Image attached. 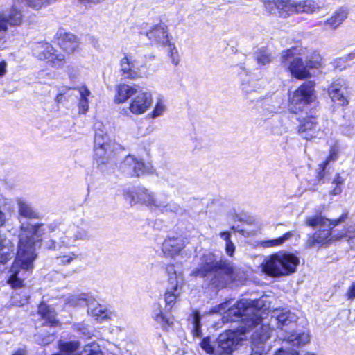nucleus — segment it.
Here are the masks:
<instances>
[{
  "instance_id": "1",
  "label": "nucleus",
  "mask_w": 355,
  "mask_h": 355,
  "mask_svg": "<svg viewBox=\"0 0 355 355\" xmlns=\"http://www.w3.org/2000/svg\"><path fill=\"white\" fill-rule=\"evenodd\" d=\"M263 299L251 300L243 299L236 305L231 306V301H226L212 308L209 313H223V322H236L241 320L239 329L227 330L220 334L218 338V345L216 349L211 343L210 338H204L201 348L207 354L212 355H232L236 346L248 338L250 330L255 329L251 336L255 343H264L270 336L272 330L268 324L263 323L261 308Z\"/></svg>"
},
{
  "instance_id": "2",
  "label": "nucleus",
  "mask_w": 355,
  "mask_h": 355,
  "mask_svg": "<svg viewBox=\"0 0 355 355\" xmlns=\"http://www.w3.org/2000/svg\"><path fill=\"white\" fill-rule=\"evenodd\" d=\"M52 234L51 244L47 248L70 247L78 241L84 239L86 231L74 224H66L54 221L49 225L24 223L21 227L17 257L10 268L8 282L13 288L24 286L26 279L33 269L36 259L35 249L40 246L42 236Z\"/></svg>"
},
{
  "instance_id": "3",
  "label": "nucleus",
  "mask_w": 355,
  "mask_h": 355,
  "mask_svg": "<svg viewBox=\"0 0 355 355\" xmlns=\"http://www.w3.org/2000/svg\"><path fill=\"white\" fill-rule=\"evenodd\" d=\"M198 265L191 275L194 277H204L208 274L213 273L211 282L217 287H223L236 279L231 263L223 260L216 261L215 255L211 252L203 254Z\"/></svg>"
},
{
  "instance_id": "4",
  "label": "nucleus",
  "mask_w": 355,
  "mask_h": 355,
  "mask_svg": "<svg viewBox=\"0 0 355 355\" xmlns=\"http://www.w3.org/2000/svg\"><path fill=\"white\" fill-rule=\"evenodd\" d=\"M299 263V259L293 254L278 252L266 257L261 267L265 274L280 277L295 272Z\"/></svg>"
},
{
  "instance_id": "5",
  "label": "nucleus",
  "mask_w": 355,
  "mask_h": 355,
  "mask_svg": "<svg viewBox=\"0 0 355 355\" xmlns=\"http://www.w3.org/2000/svg\"><path fill=\"white\" fill-rule=\"evenodd\" d=\"M271 317L277 322V327L280 329L279 337L293 346H302L310 341L309 332L290 333L288 332L287 327L294 325L297 321V316L287 309H275L272 311Z\"/></svg>"
},
{
  "instance_id": "6",
  "label": "nucleus",
  "mask_w": 355,
  "mask_h": 355,
  "mask_svg": "<svg viewBox=\"0 0 355 355\" xmlns=\"http://www.w3.org/2000/svg\"><path fill=\"white\" fill-rule=\"evenodd\" d=\"M306 49L302 47H292L285 50L282 53V62L286 67L292 76L302 80L311 76L306 64L302 61V56L304 55Z\"/></svg>"
},
{
  "instance_id": "7",
  "label": "nucleus",
  "mask_w": 355,
  "mask_h": 355,
  "mask_svg": "<svg viewBox=\"0 0 355 355\" xmlns=\"http://www.w3.org/2000/svg\"><path fill=\"white\" fill-rule=\"evenodd\" d=\"M347 217V213L343 214L338 218L330 220L320 216L308 217L306 219V224L308 226L316 227L319 225L323 227L322 230L317 231L312 236L311 245H325L331 241L334 236H331V228L338 225L344 221Z\"/></svg>"
},
{
  "instance_id": "8",
  "label": "nucleus",
  "mask_w": 355,
  "mask_h": 355,
  "mask_svg": "<svg viewBox=\"0 0 355 355\" xmlns=\"http://www.w3.org/2000/svg\"><path fill=\"white\" fill-rule=\"evenodd\" d=\"M125 200L132 206L144 205L151 210H157L162 195H157L153 191L144 187L128 188L124 189ZM160 207V205H159Z\"/></svg>"
},
{
  "instance_id": "9",
  "label": "nucleus",
  "mask_w": 355,
  "mask_h": 355,
  "mask_svg": "<svg viewBox=\"0 0 355 355\" xmlns=\"http://www.w3.org/2000/svg\"><path fill=\"white\" fill-rule=\"evenodd\" d=\"M168 275V285L164 293L166 309L171 310L182 293L183 277L180 272H177L173 265L166 268Z\"/></svg>"
},
{
  "instance_id": "10",
  "label": "nucleus",
  "mask_w": 355,
  "mask_h": 355,
  "mask_svg": "<svg viewBox=\"0 0 355 355\" xmlns=\"http://www.w3.org/2000/svg\"><path fill=\"white\" fill-rule=\"evenodd\" d=\"M315 83L309 81L303 83L289 98V110L293 113L302 111L304 107L315 101Z\"/></svg>"
},
{
  "instance_id": "11",
  "label": "nucleus",
  "mask_w": 355,
  "mask_h": 355,
  "mask_svg": "<svg viewBox=\"0 0 355 355\" xmlns=\"http://www.w3.org/2000/svg\"><path fill=\"white\" fill-rule=\"evenodd\" d=\"M120 70L128 79L136 80L147 77L148 68L143 60L125 55L120 61Z\"/></svg>"
},
{
  "instance_id": "12",
  "label": "nucleus",
  "mask_w": 355,
  "mask_h": 355,
  "mask_svg": "<svg viewBox=\"0 0 355 355\" xmlns=\"http://www.w3.org/2000/svg\"><path fill=\"white\" fill-rule=\"evenodd\" d=\"M114 143L102 131L96 132L94 137V159L98 166L106 164L112 158Z\"/></svg>"
},
{
  "instance_id": "13",
  "label": "nucleus",
  "mask_w": 355,
  "mask_h": 355,
  "mask_svg": "<svg viewBox=\"0 0 355 355\" xmlns=\"http://www.w3.org/2000/svg\"><path fill=\"white\" fill-rule=\"evenodd\" d=\"M298 133L306 140H311L314 138L325 139L327 136L331 135V130L327 126L324 128L319 126L316 119L310 116L300 121Z\"/></svg>"
},
{
  "instance_id": "14",
  "label": "nucleus",
  "mask_w": 355,
  "mask_h": 355,
  "mask_svg": "<svg viewBox=\"0 0 355 355\" xmlns=\"http://www.w3.org/2000/svg\"><path fill=\"white\" fill-rule=\"evenodd\" d=\"M33 55L40 60H46L53 67L60 68L64 64L65 57L47 42H41L34 45Z\"/></svg>"
},
{
  "instance_id": "15",
  "label": "nucleus",
  "mask_w": 355,
  "mask_h": 355,
  "mask_svg": "<svg viewBox=\"0 0 355 355\" xmlns=\"http://www.w3.org/2000/svg\"><path fill=\"white\" fill-rule=\"evenodd\" d=\"M347 89V81L343 78H337L330 84L327 92L334 103L345 106L349 103Z\"/></svg>"
},
{
  "instance_id": "16",
  "label": "nucleus",
  "mask_w": 355,
  "mask_h": 355,
  "mask_svg": "<svg viewBox=\"0 0 355 355\" xmlns=\"http://www.w3.org/2000/svg\"><path fill=\"white\" fill-rule=\"evenodd\" d=\"M153 103L152 95L150 92L140 90L131 98L129 103L128 110L134 115L145 114Z\"/></svg>"
},
{
  "instance_id": "17",
  "label": "nucleus",
  "mask_w": 355,
  "mask_h": 355,
  "mask_svg": "<svg viewBox=\"0 0 355 355\" xmlns=\"http://www.w3.org/2000/svg\"><path fill=\"white\" fill-rule=\"evenodd\" d=\"M273 6L277 9L280 16L286 17L297 13V2L292 0H273L266 1L265 6L270 12L273 10Z\"/></svg>"
},
{
  "instance_id": "18",
  "label": "nucleus",
  "mask_w": 355,
  "mask_h": 355,
  "mask_svg": "<svg viewBox=\"0 0 355 355\" xmlns=\"http://www.w3.org/2000/svg\"><path fill=\"white\" fill-rule=\"evenodd\" d=\"M186 245L185 239L182 237H168L166 239L162 250L166 257H174L178 255Z\"/></svg>"
},
{
  "instance_id": "19",
  "label": "nucleus",
  "mask_w": 355,
  "mask_h": 355,
  "mask_svg": "<svg viewBox=\"0 0 355 355\" xmlns=\"http://www.w3.org/2000/svg\"><path fill=\"white\" fill-rule=\"evenodd\" d=\"M17 3L15 1V5L8 15L0 13V31H6L8 25L15 26L21 24L22 15L21 11L17 8Z\"/></svg>"
},
{
  "instance_id": "20",
  "label": "nucleus",
  "mask_w": 355,
  "mask_h": 355,
  "mask_svg": "<svg viewBox=\"0 0 355 355\" xmlns=\"http://www.w3.org/2000/svg\"><path fill=\"white\" fill-rule=\"evenodd\" d=\"M87 306L88 313L97 320L103 321L110 319L113 315L107 307L100 304L92 297H89Z\"/></svg>"
},
{
  "instance_id": "21",
  "label": "nucleus",
  "mask_w": 355,
  "mask_h": 355,
  "mask_svg": "<svg viewBox=\"0 0 355 355\" xmlns=\"http://www.w3.org/2000/svg\"><path fill=\"white\" fill-rule=\"evenodd\" d=\"M58 44L64 52L70 54L79 48L80 42L73 34L60 32L58 37Z\"/></svg>"
},
{
  "instance_id": "22",
  "label": "nucleus",
  "mask_w": 355,
  "mask_h": 355,
  "mask_svg": "<svg viewBox=\"0 0 355 355\" xmlns=\"http://www.w3.org/2000/svg\"><path fill=\"white\" fill-rule=\"evenodd\" d=\"M146 36L153 42L166 45L168 42L167 27L164 24H159L155 26L146 33Z\"/></svg>"
},
{
  "instance_id": "23",
  "label": "nucleus",
  "mask_w": 355,
  "mask_h": 355,
  "mask_svg": "<svg viewBox=\"0 0 355 355\" xmlns=\"http://www.w3.org/2000/svg\"><path fill=\"white\" fill-rule=\"evenodd\" d=\"M138 91L136 87L121 83L116 87L114 102L116 103H125L132 96L136 95Z\"/></svg>"
},
{
  "instance_id": "24",
  "label": "nucleus",
  "mask_w": 355,
  "mask_h": 355,
  "mask_svg": "<svg viewBox=\"0 0 355 355\" xmlns=\"http://www.w3.org/2000/svg\"><path fill=\"white\" fill-rule=\"evenodd\" d=\"M13 252L12 243L6 236L0 234V263H7L12 258Z\"/></svg>"
},
{
  "instance_id": "25",
  "label": "nucleus",
  "mask_w": 355,
  "mask_h": 355,
  "mask_svg": "<svg viewBox=\"0 0 355 355\" xmlns=\"http://www.w3.org/2000/svg\"><path fill=\"white\" fill-rule=\"evenodd\" d=\"M38 314L47 325L52 327L58 325V321L55 318V309L50 306L41 303L38 306Z\"/></svg>"
},
{
  "instance_id": "26",
  "label": "nucleus",
  "mask_w": 355,
  "mask_h": 355,
  "mask_svg": "<svg viewBox=\"0 0 355 355\" xmlns=\"http://www.w3.org/2000/svg\"><path fill=\"white\" fill-rule=\"evenodd\" d=\"M151 317L164 329L171 325L169 319L164 314L162 304L159 302H156L152 306Z\"/></svg>"
},
{
  "instance_id": "27",
  "label": "nucleus",
  "mask_w": 355,
  "mask_h": 355,
  "mask_svg": "<svg viewBox=\"0 0 355 355\" xmlns=\"http://www.w3.org/2000/svg\"><path fill=\"white\" fill-rule=\"evenodd\" d=\"M166 110L167 106L165 98L163 95H159L156 97L155 105L152 111L148 114V117L151 119L162 117Z\"/></svg>"
},
{
  "instance_id": "28",
  "label": "nucleus",
  "mask_w": 355,
  "mask_h": 355,
  "mask_svg": "<svg viewBox=\"0 0 355 355\" xmlns=\"http://www.w3.org/2000/svg\"><path fill=\"white\" fill-rule=\"evenodd\" d=\"M77 90L79 93V112L83 114H85L89 109V98L92 97L91 92L85 85L78 87Z\"/></svg>"
},
{
  "instance_id": "29",
  "label": "nucleus",
  "mask_w": 355,
  "mask_h": 355,
  "mask_svg": "<svg viewBox=\"0 0 355 355\" xmlns=\"http://www.w3.org/2000/svg\"><path fill=\"white\" fill-rule=\"evenodd\" d=\"M347 15L348 12L347 9L340 8L325 21V25L329 26L333 29H336L344 21L345 19H347Z\"/></svg>"
},
{
  "instance_id": "30",
  "label": "nucleus",
  "mask_w": 355,
  "mask_h": 355,
  "mask_svg": "<svg viewBox=\"0 0 355 355\" xmlns=\"http://www.w3.org/2000/svg\"><path fill=\"white\" fill-rule=\"evenodd\" d=\"M18 212L21 216L28 218H37L38 214L31 206L22 199L17 200Z\"/></svg>"
},
{
  "instance_id": "31",
  "label": "nucleus",
  "mask_w": 355,
  "mask_h": 355,
  "mask_svg": "<svg viewBox=\"0 0 355 355\" xmlns=\"http://www.w3.org/2000/svg\"><path fill=\"white\" fill-rule=\"evenodd\" d=\"M157 209L162 212L179 213L182 211L180 206L175 202H167L166 197L162 195Z\"/></svg>"
},
{
  "instance_id": "32",
  "label": "nucleus",
  "mask_w": 355,
  "mask_h": 355,
  "mask_svg": "<svg viewBox=\"0 0 355 355\" xmlns=\"http://www.w3.org/2000/svg\"><path fill=\"white\" fill-rule=\"evenodd\" d=\"M327 137H329L327 140V144L329 147V155L327 157H329V160L335 162L338 158L340 150L339 143L338 139L333 136L332 132L331 135H329Z\"/></svg>"
},
{
  "instance_id": "33",
  "label": "nucleus",
  "mask_w": 355,
  "mask_h": 355,
  "mask_svg": "<svg viewBox=\"0 0 355 355\" xmlns=\"http://www.w3.org/2000/svg\"><path fill=\"white\" fill-rule=\"evenodd\" d=\"M297 13L305 12L311 14L319 10V6L314 1L305 0L297 2Z\"/></svg>"
},
{
  "instance_id": "34",
  "label": "nucleus",
  "mask_w": 355,
  "mask_h": 355,
  "mask_svg": "<svg viewBox=\"0 0 355 355\" xmlns=\"http://www.w3.org/2000/svg\"><path fill=\"white\" fill-rule=\"evenodd\" d=\"M89 297L86 294H78V295H69L64 301L66 302V304L70 306H81L84 305H87L88 302Z\"/></svg>"
},
{
  "instance_id": "35",
  "label": "nucleus",
  "mask_w": 355,
  "mask_h": 355,
  "mask_svg": "<svg viewBox=\"0 0 355 355\" xmlns=\"http://www.w3.org/2000/svg\"><path fill=\"white\" fill-rule=\"evenodd\" d=\"M345 182V178L340 173H336L332 181V188L329 191V194L331 196H338L343 192V185Z\"/></svg>"
},
{
  "instance_id": "36",
  "label": "nucleus",
  "mask_w": 355,
  "mask_h": 355,
  "mask_svg": "<svg viewBox=\"0 0 355 355\" xmlns=\"http://www.w3.org/2000/svg\"><path fill=\"white\" fill-rule=\"evenodd\" d=\"M153 173L154 169L151 166H146L143 162L139 161L135 158L132 176H140Z\"/></svg>"
},
{
  "instance_id": "37",
  "label": "nucleus",
  "mask_w": 355,
  "mask_h": 355,
  "mask_svg": "<svg viewBox=\"0 0 355 355\" xmlns=\"http://www.w3.org/2000/svg\"><path fill=\"white\" fill-rule=\"evenodd\" d=\"M257 62L260 66H265L272 62L270 53L266 49H259L255 55Z\"/></svg>"
},
{
  "instance_id": "38",
  "label": "nucleus",
  "mask_w": 355,
  "mask_h": 355,
  "mask_svg": "<svg viewBox=\"0 0 355 355\" xmlns=\"http://www.w3.org/2000/svg\"><path fill=\"white\" fill-rule=\"evenodd\" d=\"M135 157L132 155L127 156L120 165L122 172L128 175L132 176L135 168Z\"/></svg>"
},
{
  "instance_id": "39",
  "label": "nucleus",
  "mask_w": 355,
  "mask_h": 355,
  "mask_svg": "<svg viewBox=\"0 0 355 355\" xmlns=\"http://www.w3.org/2000/svg\"><path fill=\"white\" fill-rule=\"evenodd\" d=\"M78 342H69L60 345V352L62 355H78Z\"/></svg>"
},
{
  "instance_id": "40",
  "label": "nucleus",
  "mask_w": 355,
  "mask_h": 355,
  "mask_svg": "<svg viewBox=\"0 0 355 355\" xmlns=\"http://www.w3.org/2000/svg\"><path fill=\"white\" fill-rule=\"evenodd\" d=\"M292 236L293 233L291 232H288L279 238L264 241L263 245L266 248L279 246L282 245L286 241L289 239Z\"/></svg>"
},
{
  "instance_id": "41",
  "label": "nucleus",
  "mask_w": 355,
  "mask_h": 355,
  "mask_svg": "<svg viewBox=\"0 0 355 355\" xmlns=\"http://www.w3.org/2000/svg\"><path fill=\"white\" fill-rule=\"evenodd\" d=\"M28 295L26 292L21 291L20 293H15L12 295L11 303L12 305L21 306L27 304Z\"/></svg>"
},
{
  "instance_id": "42",
  "label": "nucleus",
  "mask_w": 355,
  "mask_h": 355,
  "mask_svg": "<svg viewBox=\"0 0 355 355\" xmlns=\"http://www.w3.org/2000/svg\"><path fill=\"white\" fill-rule=\"evenodd\" d=\"M166 46H167V54L170 58L171 62L174 65H178L180 62V55L175 44H171L169 41Z\"/></svg>"
},
{
  "instance_id": "43",
  "label": "nucleus",
  "mask_w": 355,
  "mask_h": 355,
  "mask_svg": "<svg viewBox=\"0 0 355 355\" xmlns=\"http://www.w3.org/2000/svg\"><path fill=\"white\" fill-rule=\"evenodd\" d=\"M80 355H103V353L100 346L96 343H92L87 345Z\"/></svg>"
},
{
  "instance_id": "44",
  "label": "nucleus",
  "mask_w": 355,
  "mask_h": 355,
  "mask_svg": "<svg viewBox=\"0 0 355 355\" xmlns=\"http://www.w3.org/2000/svg\"><path fill=\"white\" fill-rule=\"evenodd\" d=\"M193 336L198 337L201 335L200 315L198 311H195L193 313Z\"/></svg>"
},
{
  "instance_id": "45",
  "label": "nucleus",
  "mask_w": 355,
  "mask_h": 355,
  "mask_svg": "<svg viewBox=\"0 0 355 355\" xmlns=\"http://www.w3.org/2000/svg\"><path fill=\"white\" fill-rule=\"evenodd\" d=\"M241 89L245 94H250L252 92H259L261 87L257 83L254 81H250L248 83H243Z\"/></svg>"
},
{
  "instance_id": "46",
  "label": "nucleus",
  "mask_w": 355,
  "mask_h": 355,
  "mask_svg": "<svg viewBox=\"0 0 355 355\" xmlns=\"http://www.w3.org/2000/svg\"><path fill=\"white\" fill-rule=\"evenodd\" d=\"M308 69H319L322 66V57L317 53L313 54L308 60L306 61Z\"/></svg>"
},
{
  "instance_id": "47",
  "label": "nucleus",
  "mask_w": 355,
  "mask_h": 355,
  "mask_svg": "<svg viewBox=\"0 0 355 355\" xmlns=\"http://www.w3.org/2000/svg\"><path fill=\"white\" fill-rule=\"evenodd\" d=\"M76 257H77V255L75 253L70 252L67 254L58 257L57 260L60 263L66 265V264H69Z\"/></svg>"
},
{
  "instance_id": "48",
  "label": "nucleus",
  "mask_w": 355,
  "mask_h": 355,
  "mask_svg": "<svg viewBox=\"0 0 355 355\" xmlns=\"http://www.w3.org/2000/svg\"><path fill=\"white\" fill-rule=\"evenodd\" d=\"M287 131V128L280 124V121H276L274 126L272 128V132L273 135H281Z\"/></svg>"
},
{
  "instance_id": "49",
  "label": "nucleus",
  "mask_w": 355,
  "mask_h": 355,
  "mask_svg": "<svg viewBox=\"0 0 355 355\" xmlns=\"http://www.w3.org/2000/svg\"><path fill=\"white\" fill-rule=\"evenodd\" d=\"M334 67L336 69H338L340 71L343 70L346 68V60L345 58H338L334 60L332 62Z\"/></svg>"
},
{
  "instance_id": "50",
  "label": "nucleus",
  "mask_w": 355,
  "mask_h": 355,
  "mask_svg": "<svg viewBox=\"0 0 355 355\" xmlns=\"http://www.w3.org/2000/svg\"><path fill=\"white\" fill-rule=\"evenodd\" d=\"M274 355H299V353L294 349L281 348Z\"/></svg>"
},
{
  "instance_id": "51",
  "label": "nucleus",
  "mask_w": 355,
  "mask_h": 355,
  "mask_svg": "<svg viewBox=\"0 0 355 355\" xmlns=\"http://www.w3.org/2000/svg\"><path fill=\"white\" fill-rule=\"evenodd\" d=\"M345 296L348 300H353L354 299H355V281L353 282L349 286L346 292Z\"/></svg>"
},
{
  "instance_id": "52",
  "label": "nucleus",
  "mask_w": 355,
  "mask_h": 355,
  "mask_svg": "<svg viewBox=\"0 0 355 355\" xmlns=\"http://www.w3.org/2000/svg\"><path fill=\"white\" fill-rule=\"evenodd\" d=\"M234 251L235 246L232 241H228V243H225V252L228 256L232 257Z\"/></svg>"
},
{
  "instance_id": "53",
  "label": "nucleus",
  "mask_w": 355,
  "mask_h": 355,
  "mask_svg": "<svg viewBox=\"0 0 355 355\" xmlns=\"http://www.w3.org/2000/svg\"><path fill=\"white\" fill-rule=\"evenodd\" d=\"M340 238L346 237L349 239L355 238V227L353 226L349 227L347 231L345 232V234H343L340 236Z\"/></svg>"
},
{
  "instance_id": "54",
  "label": "nucleus",
  "mask_w": 355,
  "mask_h": 355,
  "mask_svg": "<svg viewBox=\"0 0 355 355\" xmlns=\"http://www.w3.org/2000/svg\"><path fill=\"white\" fill-rule=\"evenodd\" d=\"M325 171H322V170H318L317 169V175H316V180L318 182L319 184L320 183H323V179L324 178V176H325Z\"/></svg>"
},
{
  "instance_id": "55",
  "label": "nucleus",
  "mask_w": 355,
  "mask_h": 355,
  "mask_svg": "<svg viewBox=\"0 0 355 355\" xmlns=\"http://www.w3.org/2000/svg\"><path fill=\"white\" fill-rule=\"evenodd\" d=\"M332 160H329V157H327L321 164L318 165V170L325 171L326 168Z\"/></svg>"
},
{
  "instance_id": "56",
  "label": "nucleus",
  "mask_w": 355,
  "mask_h": 355,
  "mask_svg": "<svg viewBox=\"0 0 355 355\" xmlns=\"http://www.w3.org/2000/svg\"><path fill=\"white\" fill-rule=\"evenodd\" d=\"M332 160H329V157H327L321 164L318 165V170L325 171L326 168Z\"/></svg>"
},
{
  "instance_id": "57",
  "label": "nucleus",
  "mask_w": 355,
  "mask_h": 355,
  "mask_svg": "<svg viewBox=\"0 0 355 355\" xmlns=\"http://www.w3.org/2000/svg\"><path fill=\"white\" fill-rule=\"evenodd\" d=\"M230 236L231 234L230 232H222L220 233V238L225 241V243H228V241H232Z\"/></svg>"
},
{
  "instance_id": "58",
  "label": "nucleus",
  "mask_w": 355,
  "mask_h": 355,
  "mask_svg": "<svg viewBox=\"0 0 355 355\" xmlns=\"http://www.w3.org/2000/svg\"><path fill=\"white\" fill-rule=\"evenodd\" d=\"M104 0H79L85 6H88L90 4H97L103 2Z\"/></svg>"
},
{
  "instance_id": "59",
  "label": "nucleus",
  "mask_w": 355,
  "mask_h": 355,
  "mask_svg": "<svg viewBox=\"0 0 355 355\" xmlns=\"http://www.w3.org/2000/svg\"><path fill=\"white\" fill-rule=\"evenodd\" d=\"M6 67L7 64L5 62H0V78L5 76L6 73Z\"/></svg>"
},
{
  "instance_id": "60",
  "label": "nucleus",
  "mask_w": 355,
  "mask_h": 355,
  "mask_svg": "<svg viewBox=\"0 0 355 355\" xmlns=\"http://www.w3.org/2000/svg\"><path fill=\"white\" fill-rule=\"evenodd\" d=\"M26 354H27L26 349V348L23 347V348H19L17 350H16L15 352H14L12 355H26Z\"/></svg>"
},
{
  "instance_id": "61",
  "label": "nucleus",
  "mask_w": 355,
  "mask_h": 355,
  "mask_svg": "<svg viewBox=\"0 0 355 355\" xmlns=\"http://www.w3.org/2000/svg\"><path fill=\"white\" fill-rule=\"evenodd\" d=\"M54 340L53 335H49L46 339H43L40 343L42 345H46Z\"/></svg>"
},
{
  "instance_id": "62",
  "label": "nucleus",
  "mask_w": 355,
  "mask_h": 355,
  "mask_svg": "<svg viewBox=\"0 0 355 355\" xmlns=\"http://www.w3.org/2000/svg\"><path fill=\"white\" fill-rule=\"evenodd\" d=\"M6 221L5 214L0 209V227L2 226Z\"/></svg>"
},
{
  "instance_id": "63",
  "label": "nucleus",
  "mask_w": 355,
  "mask_h": 355,
  "mask_svg": "<svg viewBox=\"0 0 355 355\" xmlns=\"http://www.w3.org/2000/svg\"><path fill=\"white\" fill-rule=\"evenodd\" d=\"M73 71V69H71ZM69 76L71 80H73L76 78V71L74 70V73H72L70 71L68 72Z\"/></svg>"
},
{
  "instance_id": "64",
  "label": "nucleus",
  "mask_w": 355,
  "mask_h": 355,
  "mask_svg": "<svg viewBox=\"0 0 355 355\" xmlns=\"http://www.w3.org/2000/svg\"><path fill=\"white\" fill-rule=\"evenodd\" d=\"M310 190H312V191H315L316 190V188L315 187H313V188H310Z\"/></svg>"
}]
</instances>
